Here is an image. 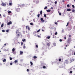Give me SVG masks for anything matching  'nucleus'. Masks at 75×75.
<instances>
[{"instance_id": "2eb2a0df", "label": "nucleus", "mask_w": 75, "mask_h": 75, "mask_svg": "<svg viewBox=\"0 0 75 75\" xmlns=\"http://www.w3.org/2000/svg\"><path fill=\"white\" fill-rule=\"evenodd\" d=\"M50 44H51V43L49 42V43H47V45L48 46H50Z\"/></svg>"}, {"instance_id": "9b49d317", "label": "nucleus", "mask_w": 75, "mask_h": 75, "mask_svg": "<svg viewBox=\"0 0 75 75\" xmlns=\"http://www.w3.org/2000/svg\"><path fill=\"white\" fill-rule=\"evenodd\" d=\"M4 26V23H2L1 26V27H3Z\"/></svg>"}, {"instance_id": "6e6d98bb", "label": "nucleus", "mask_w": 75, "mask_h": 75, "mask_svg": "<svg viewBox=\"0 0 75 75\" xmlns=\"http://www.w3.org/2000/svg\"><path fill=\"white\" fill-rule=\"evenodd\" d=\"M62 2H65V1H64V0L62 1Z\"/></svg>"}, {"instance_id": "f3484780", "label": "nucleus", "mask_w": 75, "mask_h": 75, "mask_svg": "<svg viewBox=\"0 0 75 75\" xmlns=\"http://www.w3.org/2000/svg\"><path fill=\"white\" fill-rule=\"evenodd\" d=\"M47 12H50V11H51V10H46Z\"/></svg>"}, {"instance_id": "c85d7f7f", "label": "nucleus", "mask_w": 75, "mask_h": 75, "mask_svg": "<svg viewBox=\"0 0 75 75\" xmlns=\"http://www.w3.org/2000/svg\"><path fill=\"white\" fill-rule=\"evenodd\" d=\"M40 14H38V17H40Z\"/></svg>"}, {"instance_id": "a18cd8bd", "label": "nucleus", "mask_w": 75, "mask_h": 75, "mask_svg": "<svg viewBox=\"0 0 75 75\" xmlns=\"http://www.w3.org/2000/svg\"><path fill=\"white\" fill-rule=\"evenodd\" d=\"M10 60H12V58H11V57H10Z\"/></svg>"}, {"instance_id": "6e6552de", "label": "nucleus", "mask_w": 75, "mask_h": 75, "mask_svg": "<svg viewBox=\"0 0 75 75\" xmlns=\"http://www.w3.org/2000/svg\"><path fill=\"white\" fill-rule=\"evenodd\" d=\"M16 11H17V12H19V11H20V8H18L16 9Z\"/></svg>"}, {"instance_id": "c756f323", "label": "nucleus", "mask_w": 75, "mask_h": 75, "mask_svg": "<svg viewBox=\"0 0 75 75\" xmlns=\"http://www.w3.org/2000/svg\"><path fill=\"white\" fill-rule=\"evenodd\" d=\"M50 36H49V37H47L48 39H50Z\"/></svg>"}, {"instance_id": "20e7f679", "label": "nucleus", "mask_w": 75, "mask_h": 75, "mask_svg": "<svg viewBox=\"0 0 75 75\" xmlns=\"http://www.w3.org/2000/svg\"><path fill=\"white\" fill-rule=\"evenodd\" d=\"M9 4L10 6H12L13 3H12V0H10L9 1Z\"/></svg>"}, {"instance_id": "9d476101", "label": "nucleus", "mask_w": 75, "mask_h": 75, "mask_svg": "<svg viewBox=\"0 0 75 75\" xmlns=\"http://www.w3.org/2000/svg\"><path fill=\"white\" fill-rule=\"evenodd\" d=\"M34 2H35L36 4L39 3V1H38V0H36L34 1Z\"/></svg>"}, {"instance_id": "680f3d73", "label": "nucleus", "mask_w": 75, "mask_h": 75, "mask_svg": "<svg viewBox=\"0 0 75 75\" xmlns=\"http://www.w3.org/2000/svg\"><path fill=\"white\" fill-rule=\"evenodd\" d=\"M54 35H53V38H54Z\"/></svg>"}, {"instance_id": "f03ea898", "label": "nucleus", "mask_w": 75, "mask_h": 75, "mask_svg": "<svg viewBox=\"0 0 75 75\" xmlns=\"http://www.w3.org/2000/svg\"><path fill=\"white\" fill-rule=\"evenodd\" d=\"M16 35H18V37L20 36V32H18V30H17L16 32Z\"/></svg>"}, {"instance_id": "412c9836", "label": "nucleus", "mask_w": 75, "mask_h": 75, "mask_svg": "<svg viewBox=\"0 0 75 75\" xmlns=\"http://www.w3.org/2000/svg\"><path fill=\"white\" fill-rule=\"evenodd\" d=\"M42 11H41L40 12V15H41V14H42Z\"/></svg>"}, {"instance_id": "e433bc0d", "label": "nucleus", "mask_w": 75, "mask_h": 75, "mask_svg": "<svg viewBox=\"0 0 75 75\" xmlns=\"http://www.w3.org/2000/svg\"><path fill=\"white\" fill-rule=\"evenodd\" d=\"M57 1H55V4H57Z\"/></svg>"}, {"instance_id": "c03bdc74", "label": "nucleus", "mask_w": 75, "mask_h": 75, "mask_svg": "<svg viewBox=\"0 0 75 75\" xmlns=\"http://www.w3.org/2000/svg\"><path fill=\"white\" fill-rule=\"evenodd\" d=\"M2 32H5V30H2Z\"/></svg>"}, {"instance_id": "79ce46f5", "label": "nucleus", "mask_w": 75, "mask_h": 75, "mask_svg": "<svg viewBox=\"0 0 75 75\" xmlns=\"http://www.w3.org/2000/svg\"><path fill=\"white\" fill-rule=\"evenodd\" d=\"M27 72H29V69H27Z\"/></svg>"}, {"instance_id": "6ab92c4d", "label": "nucleus", "mask_w": 75, "mask_h": 75, "mask_svg": "<svg viewBox=\"0 0 75 75\" xmlns=\"http://www.w3.org/2000/svg\"><path fill=\"white\" fill-rule=\"evenodd\" d=\"M66 64H68V61L67 60L65 61Z\"/></svg>"}, {"instance_id": "a878e982", "label": "nucleus", "mask_w": 75, "mask_h": 75, "mask_svg": "<svg viewBox=\"0 0 75 75\" xmlns=\"http://www.w3.org/2000/svg\"><path fill=\"white\" fill-rule=\"evenodd\" d=\"M40 31V29L39 30H38L37 31V33H38Z\"/></svg>"}, {"instance_id": "393cba45", "label": "nucleus", "mask_w": 75, "mask_h": 75, "mask_svg": "<svg viewBox=\"0 0 75 75\" xmlns=\"http://www.w3.org/2000/svg\"><path fill=\"white\" fill-rule=\"evenodd\" d=\"M2 18V17L1 16V15L0 14V18Z\"/></svg>"}, {"instance_id": "09e8293b", "label": "nucleus", "mask_w": 75, "mask_h": 75, "mask_svg": "<svg viewBox=\"0 0 75 75\" xmlns=\"http://www.w3.org/2000/svg\"><path fill=\"white\" fill-rule=\"evenodd\" d=\"M59 41H60V42H61L62 41V40L61 39H60L59 40Z\"/></svg>"}, {"instance_id": "4c0bfd02", "label": "nucleus", "mask_w": 75, "mask_h": 75, "mask_svg": "<svg viewBox=\"0 0 75 75\" xmlns=\"http://www.w3.org/2000/svg\"><path fill=\"white\" fill-rule=\"evenodd\" d=\"M72 12H74L75 11V10L74 9L72 10Z\"/></svg>"}, {"instance_id": "f8f14e48", "label": "nucleus", "mask_w": 75, "mask_h": 75, "mask_svg": "<svg viewBox=\"0 0 75 75\" xmlns=\"http://www.w3.org/2000/svg\"><path fill=\"white\" fill-rule=\"evenodd\" d=\"M20 54L21 55H23V52L22 51L20 52Z\"/></svg>"}, {"instance_id": "e2e57ef3", "label": "nucleus", "mask_w": 75, "mask_h": 75, "mask_svg": "<svg viewBox=\"0 0 75 75\" xmlns=\"http://www.w3.org/2000/svg\"><path fill=\"white\" fill-rule=\"evenodd\" d=\"M42 31H44V30H42Z\"/></svg>"}, {"instance_id": "b1692460", "label": "nucleus", "mask_w": 75, "mask_h": 75, "mask_svg": "<svg viewBox=\"0 0 75 75\" xmlns=\"http://www.w3.org/2000/svg\"><path fill=\"white\" fill-rule=\"evenodd\" d=\"M37 58V57L36 56H34L33 57V58H34V59H35Z\"/></svg>"}, {"instance_id": "a211bd4d", "label": "nucleus", "mask_w": 75, "mask_h": 75, "mask_svg": "<svg viewBox=\"0 0 75 75\" xmlns=\"http://www.w3.org/2000/svg\"><path fill=\"white\" fill-rule=\"evenodd\" d=\"M6 59H5L3 60V62H6Z\"/></svg>"}, {"instance_id": "4468645a", "label": "nucleus", "mask_w": 75, "mask_h": 75, "mask_svg": "<svg viewBox=\"0 0 75 75\" xmlns=\"http://www.w3.org/2000/svg\"><path fill=\"white\" fill-rule=\"evenodd\" d=\"M12 53L15 55H16V52H12Z\"/></svg>"}, {"instance_id": "72a5a7b5", "label": "nucleus", "mask_w": 75, "mask_h": 75, "mask_svg": "<svg viewBox=\"0 0 75 75\" xmlns=\"http://www.w3.org/2000/svg\"><path fill=\"white\" fill-rule=\"evenodd\" d=\"M62 33H64V30H63L62 31Z\"/></svg>"}, {"instance_id": "58836bf2", "label": "nucleus", "mask_w": 75, "mask_h": 75, "mask_svg": "<svg viewBox=\"0 0 75 75\" xmlns=\"http://www.w3.org/2000/svg\"><path fill=\"white\" fill-rule=\"evenodd\" d=\"M8 31H9V30H7L6 31V32H7V33H8Z\"/></svg>"}, {"instance_id": "de8ad7c7", "label": "nucleus", "mask_w": 75, "mask_h": 75, "mask_svg": "<svg viewBox=\"0 0 75 75\" xmlns=\"http://www.w3.org/2000/svg\"><path fill=\"white\" fill-rule=\"evenodd\" d=\"M9 49H8L7 50H6L7 51H9Z\"/></svg>"}, {"instance_id": "8fccbe9b", "label": "nucleus", "mask_w": 75, "mask_h": 75, "mask_svg": "<svg viewBox=\"0 0 75 75\" xmlns=\"http://www.w3.org/2000/svg\"><path fill=\"white\" fill-rule=\"evenodd\" d=\"M36 48H38V45H36Z\"/></svg>"}, {"instance_id": "5fc2aeb1", "label": "nucleus", "mask_w": 75, "mask_h": 75, "mask_svg": "<svg viewBox=\"0 0 75 75\" xmlns=\"http://www.w3.org/2000/svg\"><path fill=\"white\" fill-rule=\"evenodd\" d=\"M61 59H59V61H61Z\"/></svg>"}, {"instance_id": "69168bd1", "label": "nucleus", "mask_w": 75, "mask_h": 75, "mask_svg": "<svg viewBox=\"0 0 75 75\" xmlns=\"http://www.w3.org/2000/svg\"><path fill=\"white\" fill-rule=\"evenodd\" d=\"M64 39H65H65H66V37H64Z\"/></svg>"}, {"instance_id": "a19ab883", "label": "nucleus", "mask_w": 75, "mask_h": 75, "mask_svg": "<svg viewBox=\"0 0 75 75\" xmlns=\"http://www.w3.org/2000/svg\"><path fill=\"white\" fill-rule=\"evenodd\" d=\"M70 74H72V71H70Z\"/></svg>"}, {"instance_id": "0eeeda50", "label": "nucleus", "mask_w": 75, "mask_h": 75, "mask_svg": "<svg viewBox=\"0 0 75 75\" xmlns=\"http://www.w3.org/2000/svg\"><path fill=\"white\" fill-rule=\"evenodd\" d=\"M12 23H11V21L9 22L7 24V25H9L11 24Z\"/></svg>"}, {"instance_id": "1a4fd4ad", "label": "nucleus", "mask_w": 75, "mask_h": 75, "mask_svg": "<svg viewBox=\"0 0 75 75\" xmlns=\"http://www.w3.org/2000/svg\"><path fill=\"white\" fill-rule=\"evenodd\" d=\"M26 30H30V27H29L28 26H27L26 27Z\"/></svg>"}, {"instance_id": "4d7b16f0", "label": "nucleus", "mask_w": 75, "mask_h": 75, "mask_svg": "<svg viewBox=\"0 0 75 75\" xmlns=\"http://www.w3.org/2000/svg\"><path fill=\"white\" fill-rule=\"evenodd\" d=\"M23 42H21V45H23Z\"/></svg>"}, {"instance_id": "603ef678", "label": "nucleus", "mask_w": 75, "mask_h": 75, "mask_svg": "<svg viewBox=\"0 0 75 75\" xmlns=\"http://www.w3.org/2000/svg\"><path fill=\"white\" fill-rule=\"evenodd\" d=\"M55 24H56V25H57V22H55Z\"/></svg>"}, {"instance_id": "aec40b11", "label": "nucleus", "mask_w": 75, "mask_h": 75, "mask_svg": "<svg viewBox=\"0 0 75 75\" xmlns=\"http://www.w3.org/2000/svg\"><path fill=\"white\" fill-rule=\"evenodd\" d=\"M14 62H15V63H16L18 62V61H17V60H16L14 61Z\"/></svg>"}, {"instance_id": "bb28decb", "label": "nucleus", "mask_w": 75, "mask_h": 75, "mask_svg": "<svg viewBox=\"0 0 75 75\" xmlns=\"http://www.w3.org/2000/svg\"><path fill=\"white\" fill-rule=\"evenodd\" d=\"M53 45H54V46H56V44L55 43H53Z\"/></svg>"}, {"instance_id": "473e14b6", "label": "nucleus", "mask_w": 75, "mask_h": 75, "mask_svg": "<svg viewBox=\"0 0 75 75\" xmlns=\"http://www.w3.org/2000/svg\"><path fill=\"white\" fill-rule=\"evenodd\" d=\"M45 68H46V67H45V66H44L43 67V68L45 69Z\"/></svg>"}, {"instance_id": "052dcab7", "label": "nucleus", "mask_w": 75, "mask_h": 75, "mask_svg": "<svg viewBox=\"0 0 75 75\" xmlns=\"http://www.w3.org/2000/svg\"><path fill=\"white\" fill-rule=\"evenodd\" d=\"M1 22H0V25H1Z\"/></svg>"}, {"instance_id": "3c124183", "label": "nucleus", "mask_w": 75, "mask_h": 75, "mask_svg": "<svg viewBox=\"0 0 75 75\" xmlns=\"http://www.w3.org/2000/svg\"><path fill=\"white\" fill-rule=\"evenodd\" d=\"M67 7H69V4H68L67 5Z\"/></svg>"}, {"instance_id": "37998d69", "label": "nucleus", "mask_w": 75, "mask_h": 75, "mask_svg": "<svg viewBox=\"0 0 75 75\" xmlns=\"http://www.w3.org/2000/svg\"><path fill=\"white\" fill-rule=\"evenodd\" d=\"M10 64L11 65H13V63H10Z\"/></svg>"}, {"instance_id": "dca6fc26", "label": "nucleus", "mask_w": 75, "mask_h": 75, "mask_svg": "<svg viewBox=\"0 0 75 75\" xmlns=\"http://www.w3.org/2000/svg\"><path fill=\"white\" fill-rule=\"evenodd\" d=\"M67 11H71V9H67Z\"/></svg>"}, {"instance_id": "5701e85b", "label": "nucleus", "mask_w": 75, "mask_h": 75, "mask_svg": "<svg viewBox=\"0 0 75 75\" xmlns=\"http://www.w3.org/2000/svg\"><path fill=\"white\" fill-rule=\"evenodd\" d=\"M22 41L23 42H25V39H23L22 40Z\"/></svg>"}, {"instance_id": "7c9ffc66", "label": "nucleus", "mask_w": 75, "mask_h": 75, "mask_svg": "<svg viewBox=\"0 0 75 75\" xmlns=\"http://www.w3.org/2000/svg\"><path fill=\"white\" fill-rule=\"evenodd\" d=\"M68 24H69V23L68 22L67 23V25H66L67 27V26H68Z\"/></svg>"}, {"instance_id": "f257e3e1", "label": "nucleus", "mask_w": 75, "mask_h": 75, "mask_svg": "<svg viewBox=\"0 0 75 75\" xmlns=\"http://www.w3.org/2000/svg\"><path fill=\"white\" fill-rule=\"evenodd\" d=\"M1 6H3V7H6V4L2 2V3L1 4Z\"/></svg>"}, {"instance_id": "13d9d810", "label": "nucleus", "mask_w": 75, "mask_h": 75, "mask_svg": "<svg viewBox=\"0 0 75 75\" xmlns=\"http://www.w3.org/2000/svg\"><path fill=\"white\" fill-rule=\"evenodd\" d=\"M38 37L39 38H40V36H39V35H38Z\"/></svg>"}, {"instance_id": "774afa93", "label": "nucleus", "mask_w": 75, "mask_h": 75, "mask_svg": "<svg viewBox=\"0 0 75 75\" xmlns=\"http://www.w3.org/2000/svg\"><path fill=\"white\" fill-rule=\"evenodd\" d=\"M74 54L75 55V52L74 53Z\"/></svg>"}, {"instance_id": "0e129e2a", "label": "nucleus", "mask_w": 75, "mask_h": 75, "mask_svg": "<svg viewBox=\"0 0 75 75\" xmlns=\"http://www.w3.org/2000/svg\"><path fill=\"white\" fill-rule=\"evenodd\" d=\"M74 29H75V26H74Z\"/></svg>"}, {"instance_id": "864d4df0", "label": "nucleus", "mask_w": 75, "mask_h": 75, "mask_svg": "<svg viewBox=\"0 0 75 75\" xmlns=\"http://www.w3.org/2000/svg\"><path fill=\"white\" fill-rule=\"evenodd\" d=\"M59 15H61V13H59Z\"/></svg>"}, {"instance_id": "4be33fe9", "label": "nucleus", "mask_w": 75, "mask_h": 75, "mask_svg": "<svg viewBox=\"0 0 75 75\" xmlns=\"http://www.w3.org/2000/svg\"><path fill=\"white\" fill-rule=\"evenodd\" d=\"M30 64L31 65H33V62H30Z\"/></svg>"}, {"instance_id": "338daca9", "label": "nucleus", "mask_w": 75, "mask_h": 75, "mask_svg": "<svg viewBox=\"0 0 75 75\" xmlns=\"http://www.w3.org/2000/svg\"><path fill=\"white\" fill-rule=\"evenodd\" d=\"M4 45H6V44H4Z\"/></svg>"}, {"instance_id": "cd10ccee", "label": "nucleus", "mask_w": 75, "mask_h": 75, "mask_svg": "<svg viewBox=\"0 0 75 75\" xmlns=\"http://www.w3.org/2000/svg\"><path fill=\"white\" fill-rule=\"evenodd\" d=\"M44 16L45 17H47V15H46V14H45L44 15Z\"/></svg>"}, {"instance_id": "c9c22d12", "label": "nucleus", "mask_w": 75, "mask_h": 75, "mask_svg": "<svg viewBox=\"0 0 75 75\" xmlns=\"http://www.w3.org/2000/svg\"><path fill=\"white\" fill-rule=\"evenodd\" d=\"M58 33H57V32H56L55 33V35H57Z\"/></svg>"}, {"instance_id": "7ed1b4c3", "label": "nucleus", "mask_w": 75, "mask_h": 75, "mask_svg": "<svg viewBox=\"0 0 75 75\" xmlns=\"http://www.w3.org/2000/svg\"><path fill=\"white\" fill-rule=\"evenodd\" d=\"M20 7H24L27 6V5L25 4H23L22 5H20Z\"/></svg>"}, {"instance_id": "bf43d9fd", "label": "nucleus", "mask_w": 75, "mask_h": 75, "mask_svg": "<svg viewBox=\"0 0 75 75\" xmlns=\"http://www.w3.org/2000/svg\"><path fill=\"white\" fill-rule=\"evenodd\" d=\"M3 16L4 17H6V16L5 15H3Z\"/></svg>"}, {"instance_id": "39448f33", "label": "nucleus", "mask_w": 75, "mask_h": 75, "mask_svg": "<svg viewBox=\"0 0 75 75\" xmlns=\"http://www.w3.org/2000/svg\"><path fill=\"white\" fill-rule=\"evenodd\" d=\"M11 11H8V15H10V16H12V14H11Z\"/></svg>"}, {"instance_id": "49530a36", "label": "nucleus", "mask_w": 75, "mask_h": 75, "mask_svg": "<svg viewBox=\"0 0 75 75\" xmlns=\"http://www.w3.org/2000/svg\"><path fill=\"white\" fill-rule=\"evenodd\" d=\"M30 25H33V23H30Z\"/></svg>"}, {"instance_id": "2f4dec72", "label": "nucleus", "mask_w": 75, "mask_h": 75, "mask_svg": "<svg viewBox=\"0 0 75 75\" xmlns=\"http://www.w3.org/2000/svg\"><path fill=\"white\" fill-rule=\"evenodd\" d=\"M47 8V6H46L44 8V9H46V8Z\"/></svg>"}, {"instance_id": "ddd939ff", "label": "nucleus", "mask_w": 75, "mask_h": 75, "mask_svg": "<svg viewBox=\"0 0 75 75\" xmlns=\"http://www.w3.org/2000/svg\"><path fill=\"white\" fill-rule=\"evenodd\" d=\"M15 51V49L14 48H13L12 50V52H14Z\"/></svg>"}, {"instance_id": "f704fd0d", "label": "nucleus", "mask_w": 75, "mask_h": 75, "mask_svg": "<svg viewBox=\"0 0 75 75\" xmlns=\"http://www.w3.org/2000/svg\"><path fill=\"white\" fill-rule=\"evenodd\" d=\"M72 7H73V8H75V6H74V5H72Z\"/></svg>"}, {"instance_id": "ea45409f", "label": "nucleus", "mask_w": 75, "mask_h": 75, "mask_svg": "<svg viewBox=\"0 0 75 75\" xmlns=\"http://www.w3.org/2000/svg\"><path fill=\"white\" fill-rule=\"evenodd\" d=\"M25 47H26L25 46H24L23 47V48H24V49H25Z\"/></svg>"}, {"instance_id": "423d86ee", "label": "nucleus", "mask_w": 75, "mask_h": 75, "mask_svg": "<svg viewBox=\"0 0 75 75\" xmlns=\"http://www.w3.org/2000/svg\"><path fill=\"white\" fill-rule=\"evenodd\" d=\"M40 20L41 21H42V23H44V21H44L43 19V18H40Z\"/></svg>"}]
</instances>
